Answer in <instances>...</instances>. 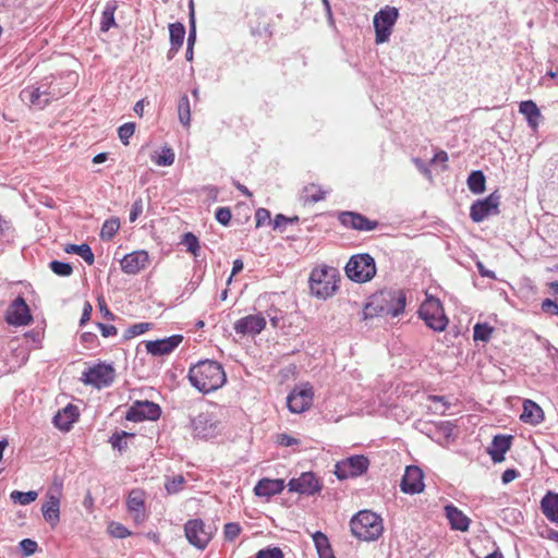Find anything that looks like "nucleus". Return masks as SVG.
Segmentation results:
<instances>
[{"instance_id":"1","label":"nucleus","mask_w":558,"mask_h":558,"mask_svg":"<svg viewBox=\"0 0 558 558\" xmlns=\"http://www.w3.org/2000/svg\"><path fill=\"white\" fill-rule=\"evenodd\" d=\"M70 90V87L62 86L60 80L50 75L41 81L27 85L20 92L21 101L29 108L44 110L51 101L57 100Z\"/></svg>"},{"instance_id":"2","label":"nucleus","mask_w":558,"mask_h":558,"mask_svg":"<svg viewBox=\"0 0 558 558\" xmlns=\"http://www.w3.org/2000/svg\"><path fill=\"white\" fill-rule=\"evenodd\" d=\"M187 378L191 385L203 393L219 389L227 380L222 365L213 360H203L191 366Z\"/></svg>"},{"instance_id":"3","label":"nucleus","mask_w":558,"mask_h":558,"mask_svg":"<svg viewBox=\"0 0 558 558\" xmlns=\"http://www.w3.org/2000/svg\"><path fill=\"white\" fill-rule=\"evenodd\" d=\"M407 298L402 290L388 289L375 294L365 307V315L397 317L405 307Z\"/></svg>"},{"instance_id":"4","label":"nucleus","mask_w":558,"mask_h":558,"mask_svg":"<svg viewBox=\"0 0 558 558\" xmlns=\"http://www.w3.org/2000/svg\"><path fill=\"white\" fill-rule=\"evenodd\" d=\"M352 534L360 541L377 539L384 531L381 518L371 510H362L350 521Z\"/></svg>"},{"instance_id":"5","label":"nucleus","mask_w":558,"mask_h":558,"mask_svg":"<svg viewBox=\"0 0 558 558\" xmlns=\"http://www.w3.org/2000/svg\"><path fill=\"white\" fill-rule=\"evenodd\" d=\"M344 270L350 280L364 283L371 281L376 275V263L368 253L355 254L350 257Z\"/></svg>"},{"instance_id":"6","label":"nucleus","mask_w":558,"mask_h":558,"mask_svg":"<svg viewBox=\"0 0 558 558\" xmlns=\"http://www.w3.org/2000/svg\"><path fill=\"white\" fill-rule=\"evenodd\" d=\"M308 283L312 294L323 300L331 296L338 289L336 271L329 267L313 269Z\"/></svg>"},{"instance_id":"7","label":"nucleus","mask_w":558,"mask_h":558,"mask_svg":"<svg viewBox=\"0 0 558 558\" xmlns=\"http://www.w3.org/2000/svg\"><path fill=\"white\" fill-rule=\"evenodd\" d=\"M421 319L434 331H442L448 325L441 302L426 293V300L421 303Z\"/></svg>"},{"instance_id":"8","label":"nucleus","mask_w":558,"mask_h":558,"mask_svg":"<svg viewBox=\"0 0 558 558\" xmlns=\"http://www.w3.org/2000/svg\"><path fill=\"white\" fill-rule=\"evenodd\" d=\"M116 378V371L112 365L98 363L83 372L81 380L85 385L96 389L107 388L112 385Z\"/></svg>"},{"instance_id":"9","label":"nucleus","mask_w":558,"mask_h":558,"mask_svg":"<svg viewBox=\"0 0 558 558\" xmlns=\"http://www.w3.org/2000/svg\"><path fill=\"white\" fill-rule=\"evenodd\" d=\"M399 16L398 9L395 7H385L380 9L373 19L375 28V41L376 44L386 43L390 35L392 27Z\"/></svg>"},{"instance_id":"10","label":"nucleus","mask_w":558,"mask_h":558,"mask_svg":"<svg viewBox=\"0 0 558 558\" xmlns=\"http://www.w3.org/2000/svg\"><path fill=\"white\" fill-rule=\"evenodd\" d=\"M216 527L206 525L201 519L189 520L184 525L186 539L198 549H204L211 541Z\"/></svg>"},{"instance_id":"11","label":"nucleus","mask_w":558,"mask_h":558,"mask_svg":"<svg viewBox=\"0 0 558 558\" xmlns=\"http://www.w3.org/2000/svg\"><path fill=\"white\" fill-rule=\"evenodd\" d=\"M369 466V460L363 454H354L338 461L335 465V475L338 480L343 481L353 478L364 474Z\"/></svg>"},{"instance_id":"12","label":"nucleus","mask_w":558,"mask_h":558,"mask_svg":"<svg viewBox=\"0 0 558 558\" xmlns=\"http://www.w3.org/2000/svg\"><path fill=\"white\" fill-rule=\"evenodd\" d=\"M501 196L497 191L489 194L483 199L475 201L470 208V218L478 223L490 216H497L499 211Z\"/></svg>"},{"instance_id":"13","label":"nucleus","mask_w":558,"mask_h":558,"mask_svg":"<svg viewBox=\"0 0 558 558\" xmlns=\"http://www.w3.org/2000/svg\"><path fill=\"white\" fill-rule=\"evenodd\" d=\"M314 391L310 384L293 389L287 397L288 409L292 413H302L313 404Z\"/></svg>"},{"instance_id":"14","label":"nucleus","mask_w":558,"mask_h":558,"mask_svg":"<svg viewBox=\"0 0 558 558\" xmlns=\"http://www.w3.org/2000/svg\"><path fill=\"white\" fill-rule=\"evenodd\" d=\"M160 415L161 409L157 403L147 400L136 401L128 410L125 420L130 422L156 421Z\"/></svg>"},{"instance_id":"15","label":"nucleus","mask_w":558,"mask_h":558,"mask_svg":"<svg viewBox=\"0 0 558 558\" xmlns=\"http://www.w3.org/2000/svg\"><path fill=\"white\" fill-rule=\"evenodd\" d=\"M288 489L292 493L313 496L322 490V483L313 472H304L289 481Z\"/></svg>"},{"instance_id":"16","label":"nucleus","mask_w":558,"mask_h":558,"mask_svg":"<svg viewBox=\"0 0 558 558\" xmlns=\"http://www.w3.org/2000/svg\"><path fill=\"white\" fill-rule=\"evenodd\" d=\"M338 220L341 226L356 231H373L377 229L378 221L371 220L366 216L356 211H340Z\"/></svg>"},{"instance_id":"17","label":"nucleus","mask_w":558,"mask_h":558,"mask_svg":"<svg viewBox=\"0 0 558 558\" xmlns=\"http://www.w3.org/2000/svg\"><path fill=\"white\" fill-rule=\"evenodd\" d=\"M7 322L13 326H26L33 318L29 307L22 296H17L10 305L7 312Z\"/></svg>"},{"instance_id":"18","label":"nucleus","mask_w":558,"mask_h":558,"mask_svg":"<svg viewBox=\"0 0 558 558\" xmlns=\"http://www.w3.org/2000/svg\"><path fill=\"white\" fill-rule=\"evenodd\" d=\"M182 341V335H172L167 338L147 341L145 345L147 353L153 356H165L171 354Z\"/></svg>"},{"instance_id":"19","label":"nucleus","mask_w":558,"mask_h":558,"mask_svg":"<svg viewBox=\"0 0 558 558\" xmlns=\"http://www.w3.org/2000/svg\"><path fill=\"white\" fill-rule=\"evenodd\" d=\"M265 327L266 319L262 314L247 315L245 317L238 319L233 325L234 331L243 336L258 335L265 329Z\"/></svg>"},{"instance_id":"20","label":"nucleus","mask_w":558,"mask_h":558,"mask_svg":"<svg viewBox=\"0 0 558 558\" xmlns=\"http://www.w3.org/2000/svg\"><path fill=\"white\" fill-rule=\"evenodd\" d=\"M149 262V255L146 251H135L124 255L120 265L123 272L135 275L143 270Z\"/></svg>"},{"instance_id":"21","label":"nucleus","mask_w":558,"mask_h":558,"mask_svg":"<svg viewBox=\"0 0 558 558\" xmlns=\"http://www.w3.org/2000/svg\"><path fill=\"white\" fill-rule=\"evenodd\" d=\"M194 436L199 438H210L216 434L217 421L209 413H199L192 420Z\"/></svg>"},{"instance_id":"22","label":"nucleus","mask_w":558,"mask_h":558,"mask_svg":"<svg viewBox=\"0 0 558 558\" xmlns=\"http://www.w3.org/2000/svg\"><path fill=\"white\" fill-rule=\"evenodd\" d=\"M128 510L136 524H141L146 520L144 492L133 489L126 499Z\"/></svg>"},{"instance_id":"23","label":"nucleus","mask_w":558,"mask_h":558,"mask_svg":"<svg viewBox=\"0 0 558 558\" xmlns=\"http://www.w3.org/2000/svg\"><path fill=\"white\" fill-rule=\"evenodd\" d=\"M513 436L511 435H496L490 446L487 448V452L490 456L494 463H500L505 460V454L510 450L512 445Z\"/></svg>"},{"instance_id":"24","label":"nucleus","mask_w":558,"mask_h":558,"mask_svg":"<svg viewBox=\"0 0 558 558\" xmlns=\"http://www.w3.org/2000/svg\"><path fill=\"white\" fill-rule=\"evenodd\" d=\"M78 416L80 412L77 407L69 403L56 413L52 422L60 430L69 432L72 428L73 423L78 420Z\"/></svg>"},{"instance_id":"25","label":"nucleus","mask_w":558,"mask_h":558,"mask_svg":"<svg viewBox=\"0 0 558 558\" xmlns=\"http://www.w3.org/2000/svg\"><path fill=\"white\" fill-rule=\"evenodd\" d=\"M284 489V481L281 478H262L254 487V494L258 497H271Z\"/></svg>"},{"instance_id":"26","label":"nucleus","mask_w":558,"mask_h":558,"mask_svg":"<svg viewBox=\"0 0 558 558\" xmlns=\"http://www.w3.org/2000/svg\"><path fill=\"white\" fill-rule=\"evenodd\" d=\"M41 513L46 522L54 527L60 521V499L49 494L47 500L41 505Z\"/></svg>"},{"instance_id":"27","label":"nucleus","mask_w":558,"mask_h":558,"mask_svg":"<svg viewBox=\"0 0 558 558\" xmlns=\"http://www.w3.org/2000/svg\"><path fill=\"white\" fill-rule=\"evenodd\" d=\"M445 514L452 530L465 532L470 526V519L456 506L447 505Z\"/></svg>"},{"instance_id":"28","label":"nucleus","mask_w":558,"mask_h":558,"mask_svg":"<svg viewBox=\"0 0 558 558\" xmlns=\"http://www.w3.org/2000/svg\"><path fill=\"white\" fill-rule=\"evenodd\" d=\"M400 489L404 494H418V465L412 464L405 468L400 481Z\"/></svg>"},{"instance_id":"29","label":"nucleus","mask_w":558,"mask_h":558,"mask_svg":"<svg viewBox=\"0 0 558 558\" xmlns=\"http://www.w3.org/2000/svg\"><path fill=\"white\" fill-rule=\"evenodd\" d=\"M170 33V49L168 51V59H172L183 45L186 34L185 26L181 22L169 24Z\"/></svg>"},{"instance_id":"30","label":"nucleus","mask_w":558,"mask_h":558,"mask_svg":"<svg viewBox=\"0 0 558 558\" xmlns=\"http://www.w3.org/2000/svg\"><path fill=\"white\" fill-rule=\"evenodd\" d=\"M520 420L531 425H537L543 422L544 412L536 402L532 400H524Z\"/></svg>"},{"instance_id":"31","label":"nucleus","mask_w":558,"mask_h":558,"mask_svg":"<svg viewBox=\"0 0 558 558\" xmlns=\"http://www.w3.org/2000/svg\"><path fill=\"white\" fill-rule=\"evenodd\" d=\"M519 112L525 117L527 124L532 130L535 131L538 128L542 114L537 105L533 100L521 101L519 105Z\"/></svg>"},{"instance_id":"32","label":"nucleus","mask_w":558,"mask_h":558,"mask_svg":"<svg viewBox=\"0 0 558 558\" xmlns=\"http://www.w3.org/2000/svg\"><path fill=\"white\" fill-rule=\"evenodd\" d=\"M541 509L549 521L558 523V494L548 492L541 500Z\"/></svg>"},{"instance_id":"33","label":"nucleus","mask_w":558,"mask_h":558,"mask_svg":"<svg viewBox=\"0 0 558 558\" xmlns=\"http://www.w3.org/2000/svg\"><path fill=\"white\" fill-rule=\"evenodd\" d=\"M449 403L445 400L442 396H433L427 395L425 398V403L421 402V407L427 409V411L433 414L442 415L449 409Z\"/></svg>"},{"instance_id":"34","label":"nucleus","mask_w":558,"mask_h":558,"mask_svg":"<svg viewBox=\"0 0 558 558\" xmlns=\"http://www.w3.org/2000/svg\"><path fill=\"white\" fill-rule=\"evenodd\" d=\"M66 254H76L81 256L88 265H93L95 262V255L90 246L86 243L82 244H66L64 246Z\"/></svg>"},{"instance_id":"35","label":"nucleus","mask_w":558,"mask_h":558,"mask_svg":"<svg viewBox=\"0 0 558 558\" xmlns=\"http://www.w3.org/2000/svg\"><path fill=\"white\" fill-rule=\"evenodd\" d=\"M468 187L473 194H481L486 187V178L481 170L472 171L468 177Z\"/></svg>"},{"instance_id":"36","label":"nucleus","mask_w":558,"mask_h":558,"mask_svg":"<svg viewBox=\"0 0 558 558\" xmlns=\"http://www.w3.org/2000/svg\"><path fill=\"white\" fill-rule=\"evenodd\" d=\"M178 117L182 125L189 126L191 121V105L186 94L179 98L178 102Z\"/></svg>"},{"instance_id":"37","label":"nucleus","mask_w":558,"mask_h":558,"mask_svg":"<svg viewBox=\"0 0 558 558\" xmlns=\"http://www.w3.org/2000/svg\"><path fill=\"white\" fill-rule=\"evenodd\" d=\"M117 5L112 2H108L101 13L100 29L108 32L112 26L116 25L114 12Z\"/></svg>"},{"instance_id":"38","label":"nucleus","mask_w":558,"mask_h":558,"mask_svg":"<svg viewBox=\"0 0 558 558\" xmlns=\"http://www.w3.org/2000/svg\"><path fill=\"white\" fill-rule=\"evenodd\" d=\"M494 332V328L487 323H477L473 327V338L475 341L488 342Z\"/></svg>"},{"instance_id":"39","label":"nucleus","mask_w":558,"mask_h":558,"mask_svg":"<svg viewBox=\"0 0 558 558\" xmlns=\"http://www.w3.org/2000/svg\"><path fill=\"white\" fill-rule=\"evenodd\" d=\"M134 434L128 433V432H116L112 434V436L109 438V442L111 444L113 449L119 450L120 452L125 451L128 448L126 438L133 437Z\"/></svg>"},{"instance_id":"40","label":"nucleus","mask_w":558,"mask_h":558,"mask_svg":"<svg viewBox=\"0 0 558 558\" xmlns=\"http://www.w3.org/2000/svg\"><path fill=\"white\" fill-rule=\"evenodd\" d=\"M181 244H183L186 247V251L191 254H193L195 257L198 256L201 245L198 238L192 233L186 232L182 235Z\"/></svg>"},{"instance_id":"41","label":"nucleus","mask_w":558,"mask_h":558,"mask_svg":"<svg viewBox=\"0 0 558 558\" xmlns=\"http://www.w3.org/2000/svg\"><path fill=\"white\" fill-rule=\"evenodd\" d=\"M37 496H38V494L35 490H28V492L13 490L10 495V498L13 502L25 506V505H29L33 501H35Z\"/></svg>"},{"instance_id":"42","label":"nucleus","mask_w":558,"mask_h":558,"mask_svg":"<svg viewBox=\"0 0 558 558\" xmlns=\"http://www.w3.org/2000/svg\"><path fill=\"white\" fill-rule=\"evenodd\" d=\"M120 228V221L117 218L108 219L104 222L100 231L102 240H111Z\"/></svg>"},{"instance_id":"43","label":"nucleus","mask_w":558,"mask_h":558,"mask_svg":"<svg viewBox=\"0 0 558 558\" xmlns=\"http://www.w3.org/2000/svg\"><path fill=\"white\" fill-rule=\"evenodd\" d=\"M50 270L60 277H69L73 274V267L70 263L53 259L49 263Z\"/></svg>"},{"instance_id":"44","label":"nucleus","mask_w":558,"mask_h":558,"mask_svg":"<svg viewBox=\"0 0 558 558\" xmlns=\"http://www.w3.org/2000/svg\"><path fill=\"white\" fill-rule=\"evenodd\" d=\"M174 158H175V155H174L173 149L165 146L161 148L160 153L157 155V157L154 159V161L157 166L169 167V166L173 165Z\"/></svg>"},{"instance_id":"45","label":"nucleus","mask_w":558,"mask_h":558,"mask_svg":"<svg viewBox=\"0 0 558 558\" xmlns=\"http://www.w3.org/2000/svg\"><path fill=\"white\" fill-rule=\"evenodd\" d=\"M135 123L134 122H126L119 126L118 129V136L123 145H129L130 138L133 136L135 132Z\"/></svg>"},{"instance_id":"46","label":"nucleus","mask_w":558,"mask_h":558,"mask_svg":"<svg viewBox=\"0 0 558 558\" xmlns=\"http://www.w3.org/2000/svg\"><path fill=\"white\" fill-rule=\"evenodd\" d=\"M151 327L150 323H136L131 325L124 332V339H131L148 331Z\"/></svg>"},{"instance_id":"47","label":"nucleus","mask_w":558,"mask_h":558,"mask_svg":"<svg viewBox=\"0 0 558 558\" xmlns=\"http://www.w3.org/2000/svg\"><path fill=\"white\" fill-rule=\"evenodd\" d=\"M108 533L116 538H125L131 534L130 531L122 523L114 521L109 523Z\"/></svg>"},{"instance_id":"48","label":"nucleus","mask_w":558,"mask_h":558,"mask_svg":"<svg viewBox=\"0 0 558 558\" xmlns=\"http://www.w3.org/2000/svg\"><path fill=\"white\" fill-rule=\"evenodd\" d=\"M19 547L25 557H29L38 550V544L31 538L22 539L19 543Z\"/></svg>"},{"instance_id":"49","label":"nucleus","mask_w":558,"mask_h":558,"mask_svg":"<svg viewBox=\"0 0 558 558\" xmlns=\"http://www.w3.org/2000/svg\"><path fill=\"white\" fill-rule=\"evenodd\" d=\"M241 526L239 523L230 522L225 525L223 535L225 539L232 542L234 541L241 533Z\"/></svg>"},{"instance_id":"50","label":"nucleus","mask_w":558,"mask_h":558,"mask_svg":"<svg viewBox=\"0 0 558 558\" xmlns=\"http://www.w3.org/2000/svg\"><path fill=\"white\" fill-rule=\"evenodd\" d=\"M254 558H283V553L279 547H266L256 553Z\"/></svg>"},{"instance_id":"51","label":"nucleus","mask_w":558,"mask_h":558,"mask_svg":"<svg viewBox=\"0 0 558 558\" xmlns=\"http://www.w3.org/2000/svg\"><path fill=\"white\" fill-rule=\"evenodd\" d=\"M315 185H312V186H306L304 190H303V199L305 203H317L319 201H323L325 198V192L322 191L320 189H318V191L314 194H308V192L314 189Z\"/></svg>"},{"instance_id":"52","label":"nucleus","mask_w":558,"mask_h":558,"mask_svg":"<svg viewBox=\"0 0 558 558\" xmlns=\"http://www.w3.org/2000/svg\"><path fill=\"white\" fill-rule=\"evenodd\" d=\"M313 542L317 553L324 550L325 548L328 549L331 547L328 537L320 531H317L313 534Z\"/></svg>"},{"instance_id":"53","label":"nucleus","mask_w":558,"mask_h":558,"mask_svg":"<svg viewBox=\"0 0 558 558\" xmlns=\"http://www.w3.org/2000/svg\"><path fill=\"white\" fill-rule=\"evenodd\" d=\"M296 222H299L298 216L287 217L283 214H278V215H276L275 219L272 220V226H274V229H281L288 223L293 225Z\"/></svg>"},{"instance_id":"54","label":"nucleus","mask_w":558,"mask_h":558,"mask_svg":"<svg viewBox=\"0 0 558 558\" xmlns=\"http://www.w3.org/2000/svg\"><path fill=\"white\" fill-rule=\"evenodd\" d=\"M190 7H191V11H190V29H189V35H187V46H194V44L196 41V25H195L193 2H191Z\"/></svg>"},{"instance_id":"55","label":"nucleus","mask_w":558,"mask_h":558,"mask_svg":"<svg viewBox=\"0 0 558 558\" xmlns=\"http://www.w3.org/2000/svg\"><path fill=\"white\" fill-rule=\"evenodd\" d=\"M184 483H185L184 477L182 475H178V476L173 477L171 481H168L166 483L165 487L169 494H175L182 488Z\"/></svg>"},{"instance_id":"56","label":"nucleus","mask_w":558,"mask_h":558,"mask_svg":"<svg viewBox=\"0 0 558 558\" xmlns=\"http://www.w3.org/2000/svg\"><path fill=\"white\" fill-rule=\"evenodd\" d=\"M231 210L229 207H219L215 213L216 220L222 226H228L231 220Z\"/></svg>"},{"instance_id":"57","label":"nucleus","mask_w":558,"mask_h":558,"mask_svg":"<svg viewBox=\"0 0 558 558\" xmlns=\"http://www.w3.org/2000/svg\"><path fill=\"white\" fill-rule=\"evenodd\" d=\"M256 228L264 226L265 223H269L270 220V211L266 208H258L255 213Z\"/></svg>"},{"instance_id":"58","label":"nucleus","mask_w":558,"mask_h":558,"mask_svg":"<svg viewBox=\"0 0 558 558\" xmlns=\"http://www.w3.org/2000/svg\"><path fill=\"white\" fill-rule=\"evenodd\" d=\"M143 213V199L138 197L134 203L132 204L129 220L130 222L136 221V219L142 215Z\"/></svg>"},{"instance_id":"59","label":"nucleus","mask_w":558,"mask_h":558,"mask_svg":"<svg viewBox=\"0 0 558 558\" xmlns=\"http://www.w3.org/2000/svg\"><path fill=\"white\" fill-rule=\"evenodd\" d=\"M541 308L546 314L558 316V304L551 299H545L541 304Z\"/></svg>"},{"instance_id":"60","label":"nucleus","mask_w":558,"mask_h":558,"mask_svg":"<svg viewBox=\"0 0 558 558\" xmlns=\"http://www.w3.org/2000/svg\"><path fill=\"white\" fill-rule=\"evenodd\" d=\"M278 444L283 447H292L300 444V439L294 438L288 434L278 435Z\"/></svg>"},{"instance_id":"61","label":"nucleus","mask_w":558,"mask_h":558,"mask_svg":"<svg viewBox=\"0 0 558 558\" xmlns=\"http://www.w3.org/2000/svg\"><path fill=\"white\" fill-rule=\"evenodd\" d=\"M97 327L104 338L116 336L118 330L113 325H107L104 323H97Z\"/></svg>"},{"instance_id":"62","label":"nucleus","mask_w":558,"mask_h":558,"mask_svg":"<svg viewBox=\"0 0 558 558\" xmlns=\"http://www.w3.org/2000/svg\"><path fill=\"white\" fill-rule=\"evenodd\" d=\"M98 305L105 319L113 320L116 318L114 314L108 308L106 301L102 298L98 299Z\"/></svg>"},{"instance_id":"63","label":"nucleus","mask_w":558,"mask_h":558,"mask_svg":"<svg viewBox=\"0 0 558 558\" xmlns=\"http://www.w3.org/2000/svg\"><path fill=\"white\" fill-rule=\"evenodd\" d=\"M92 312H93V306L88 301H86L83 306V312H82V316L80 319V326H84L90 319Z\"/></svg>"},{"instance_id":"64","label":"nucleus","mask_w":558,"mask_h":558,"mask_svg":"<svg viewBox=\"0 0 558 558\" xmlns=\"http://www.w3.org/2000/svg\"><path fill=\"white\" fill-rule=\"evenodd\" d=\"M82 343L86 344L88 348L95 345L98 341V337L94 332H83L81 336Z\"/></svg>"}]
</instances>
